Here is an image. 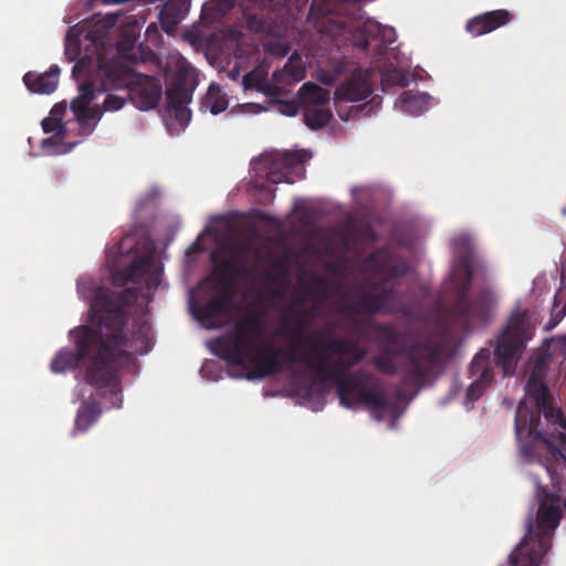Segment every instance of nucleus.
Here are the masks:
<instances>
[{
    "label": "nucleus",
    "instance_id": "9b49d317",
    "mask_svg": "<svg viewBox=\"0 0 566 566\" xmlns=\"http://www.w3.org/2000/svg\"><path fill=\"white\" fill-rule=\"evenodd\" d=\"M373 93V86L366 75L360 71H355L349 77L340 82L334 92V103L337 114L342 120L359 117V115L369 116L380 105L378 96L370 98L368 102L352 106L349 112L344 115L342 113V105L346 103H355L366 99Z\"/></svg>",
    "mask_w": 566,
    "mask_h": 566
},
{
    "label": "nucleus",
    "instance_id": "6ab92c4d",
    "mask_svg": "<svg viewBox=\"0 0 566 566\" xmlns=\"http://www.w3.org/2000/svg\"><path fill=\"white\" fill-rule=\"evenodd\" d=\"M513 14L506 9H497L478 14L467 21L465 30L472 36H481L507 25Z\"/></svg>",
    "mask_w": 566,
    "mask_h": 566
},
{
    "label": "nucleus",
    "instance_id": "4468645a",
    "mask_svg": "<svg viewBox=\"0 0 566 566\" xmlns=\"http://www.w3.org/2000/svg\"><path fill=\"white\" fill-rule=\"evenodd\" d=\"M128 266L115 270L112 274V282L116 286H124L128 282L142 283L151 290L159 285L160 271L156 266L153 252L137 253L135 250Z\"/></svg>",
    "mask_w": 566,
    "mask_h": 566
},
{
    "label": "nucleus",
    "instance_id": "1a4fd4ad",
    "mask_svg": "<svg viewBox=\"0 0 566 566\" xmlns=\"http://www.w3.org/2000/svg\"><path fill=\"white\" fill-rule=\"evenodd\" d=\"M527 388L528 396L532 398L536 410H528L525 401L518 403L515 412L516 433L520 434L522 431L528 430L531 436L551 448L547 432L539 429L541 413H543L549 423L565 430V432L558 433L557 439L562 450L566 452V420L562 410L553 407L548 387L543 382H536L532 376Z\"/></svg>",
    "mask_w": 566,
    "mask_h": 566
},
{
    "label": "nucleus",
    "instance_id": "a18cd8bd",
    "mask_svg": "<svg viewBox=\"0 0 566 566\" xmlns=\"http://www.w3.org/2000/svg\"><path fill=\"white\" fill-rule=\"evenodd\" d=\"M541 364H542V361H541L539 359H538V360H536L535 368H537V367H538V365H541Z\"/></svg>",
    "mask_w": 566,
    "mask_h": 566
},
{
    "label": "nucleus",
    "instance_id": "473e14b6",
    "mask_svg": "<svg viewBox=\"0 0 566 566\" xmlns=\"http://www.w3.org/2000/svg\"><path fill=\"white\" fill-rule=\"evenodd\" d=\"M378 24L370 21L364 23L360 35L357 38L355 44L363 51H367L368 48L371 45V39L368 36V34H370L374 31H378Z\"/></svg>",
    "mask_w": 566,
    "mask_h": 566
},
{
    "label": "nucleus",
    "instance_id": "ddd939ff",
    "mask_svg": "<svg viewBox=\"0 0 566 566\" xmlns=\"http://www.w3.org/2000/svg\"><path fill=\"white\" fill-rule=\"evenodd\" d=\"M344 13L349 19L361 18V9L357 0L336 3L327 0H313L308 11V20L316 28H326L343 31L350 29L346 18L339 15Z\"/></svg>",
    "mask_w": 566,
    "mask_h": 566
},
{
    "label": "nucleus",
    "instance_id": "c85d7f7f",
    "mask_svg": "<svg viewBox=\"0 0 566 566\" xmlns=\"http://www.w3.org/2000/svg\"><path fill=\"white\" fill-rule=\"evenodd\" d=\"M374 237V230L370 226H357L354 222H348L344 230L339 231V239L346 250H352L358 242L360 234Z\"/></svg>",
    "mask_w": 566,
    "mask_h": 566
},
{
    "label": "nucleus",
    "instance_id": "dca6fc26",
    "mask_svg": "<svg viewBox=\"0 0 566 566\" xmlns=\"http://www.w3.org/2000/svg\"><path fill=\"white\" fill-rule=\"evenodd\" d=\"M307 159L305 150L284 151L265 155L260 158L266 171V181L270 184L293 182L290 172L302 167Z\"/></svg>",
    "mask_w": 566,
    "mask_h": 566
},
{
    "label": "nucleus",
    "instance_id": "2f4dec72",
    "mask_svg": "<svg viewBox=\"0 0 566 566\" xmlns=\"http://www.w3.org/2000/svg\"><path fill=\"white\" fill-rule=\"evenodd\" d=\"M382 83L386 85H392V86L397 85L400 87H405L409 83V77L401 70L392 69V70L387 71L382 75Z\"/></svg>",
    "mask_w": 566,
    "mask_h": 566
},
{
    "label": "nucleus",
    "instance_id": "49530a36",
    "mask_svg": "<svg viewBox=\"0 0 566 566\" xmlns=\"http://www.w3.org/2000/svg\"><path fill=\"white\" fill-rule=\"evenodd\" d=\"M233 75H235V72L230 71V76H233Z\"/></svg>",
    "mask_w": 566,
    "mask_h": 566
},
{
    "label": "nucleus",
    "instance_id": "aec40b11",
    "mask_svg": "<svg viewBox=\"0 0 566 566\" xmlns=\"http://www.w3.org/2000/svg\"><path fill=\"white\" fill-rule=\"evenodd\" d=\"M245 247L242 245L232 256L226 258H220L217 253L211 254V260L216 264L218 283L227 285L232 277L247 274V266L239 258V253L245 252Z\"/></svg>",
    "mask_w": 566,
    "mask_h": 566
},
{
    "label": "nucleus",
    "instance_id": "c756f323",
    "mask_svg": "<svg viewBox=\"0 0 566 566\" xmlns=\"http://www.w3.org/2000/svg\"><path fill=\"white\" fill-rule=\"evenodd\" d=\"M103 109L102 105H95L86 109V113H84V119H81V117L76 118L82 135L90 136L94 133L98 122L105 113Z\"/></svg>",
    "mask_w": 566,
    "mask_h": 566
},
{
    "label": "nucleus",
    "instance_id": "cd10ccee",
    "mask_svg": "<svg viewBox=\"0 0 566 566\" xmlns=\"http://www.w3.org/2000/svg\"><path fill=\"white\" fill-rule=\"evenodd\" d=\"M201 108L209 111L213 115H218L228 108V99L222 94L221 88L217 84H211L206 96L202 99Z\"/></svg>",
    "mask_w": 566,
    "mask_h": 566
},
{
    "label": "nucleus",
    "instance_id": "20e7f679",
    "mask_svg": "<svg viewBox=\"0 0 566 566\" xmlns=\"http://www.w3.org/2000/svg\"><path fill=\"white\" fill-rule=\"evenodd\" d=\"M379 352L373 363L384 375L398 374V357L406 358L403 381L421 388L432 384L443 367L450 348V338L443 333L426 340H415L391 324H378L375 328Z\"/></svg>",
    "mask_w": 566,
    "mask_h": 566
},
{
    "label": "nucleus",
    "instance_id": "4c0bfd02",
    "mask_svg": "<svg viewBox=\"0 0 566 566\" xmlns=\"http://www.w3.org/2000/svg\"><path fill=\"white\" fill-rule=\"evenodd\" d=\"M562 315L560 308H558L557 298L555 297L554 307L552 310V318L549 322V328L555 327L562 319L559 316Z\"/></svg>",
    "mask_w": 566,
    "mask_h": 566
},
{
    "label": "nucleus",
    "instance_id": "2eb2a0df",
    "mask_svg": "<svg viewBox=\"0 0 566 566\" xmlns=\"http://www.w3.org/2000/svg\"><path fill=\"white\" fill-rule=\"evenodd\" d=\"M304 77V70H294L291 61L282 70L272 74V82H269L263 72L253 70L245 74L242 80L244 90H256L271 96L282 94L280 85H290L300 82Z\"/></svg>",
    "mask_w": 566,
    "mask_h": 566
},
{
    "label": "nucleus",
    "instance_id": "393cba45",
    "mask_svg": "<svg viewBox=\"0 0 566 566\" xmlns=\"http://www.w3.org/2000/svg\"><path fill=\"white\" fill-rule=\"evenodd\" d=\"M430 96L420 92H403L398 99L399 107L402 112L410 115H420L429 106Z\"/></svg>",
    "mask_w": 566,
    "mask_h": 566
},
{
    "label": "nucleus",
    "instance_id": "ea45409f",
    "mask_svg": "<svg viewBox=\"0 0 566 566\" xmlns=\"http://www.w3.org/2000/svg\"><path fill=\"white\" fill-rule=\"evenodd\" d=\"M214 367V363L213 361H207L202 365L201 369H200V373L203 377H206V375L208 373H211L212 371V368Z\"/></svg>",
    "mask_w": 566,
    "mask_h": 566
},
{
    "label": "nucleus",
    "instance_id": "4be33fe9",
    "mask_svg": "<svg viewBox=\"0 0 566 566\" xmlns=\"http://www.w3.org/2000/svg\"><path fill=\"white\" fill-rule=\"evenodd\" d=\"M60 67L51 65L49 71L42 74L28 72L23 82L29 91L36 94H51L57 88Z\"/></svg>",
    "mask_w": 566,
    "mask_h": 566
},
{
    "label": "nucleus",
    "instance_id": "72a5a7b5",
    "mask_svg": "<svg viewBox=\"0 0 566 566\" xmlns=\"http://www.w3.org/2000/svg\"><path fill=\"white\" fill-rule=\"evenodd\" d=\"M125 103H126V98L120 97L115 94H107L102 106L104 108L103 111H105V112H116V111L122 109L124 107Z\"/></svg>",
    "mask_w": 566,
    "mask_h": 566
},
{
    "label": "nucleus",
    "instance_id": "6e6552de",
    "mask_svg": "<svg viewBox=\"0 0 566 566\" xmlns=\"http://www.w3.org/2000/svg\"><path fill=\"white\" fill-rule=\"evenodd\" d=\"M472 276V269L467 262L455 270L451 282L455 300L447 310L449 322L464 332L474 325H486L495 305L494 295L488 287L479 291L474 297H469Z\"/></svg>",
    "mask_w": 566,
    "mask_h": 566
},
{
    "label": "nucleus",
    "instance_id": "b1692460",
    "mask_svg": "<svg viewBox=\"0 0 566 566\" xmlns=\"http://www.w3.org/2000/svg\"><path fill=\"white\" fill-rule=\"evenodd\" d=\"M95 98V86L91 81H84L78 85V95L71 101L70 108L75 116L84 119V113L90 108Z\"/></svg>",
    "mask_w": 566,
    "mask_h": 566
},
{
    "label": "nucleus",
    "instance_id": "a19ab883",
    "mask_svg": "<svg viewBox=\"0 0 566 566\" xmlns=\"http://www.w3.org/2000/svg\"><path fill=\"white\" fill-rule=\"evenodd\" d=\"M134 44L133 40H125L118 44V51L129 50Z\"/></svg>",
    "mask_w": 566,
    "mask_h": 566
},
{
    "label": "nucleus",
    "instance_id": "37998d69",
    "mask_svg": "<svg viewBox=\"0 0 566 566\" xmlns=\"http://www.w3.org/2000/svg\"><path fill=\"white\" fill-rule=\"evenodd\" d=\"M54 137H49V138H45L43 139L42 142V147H46V146H51V145H54Z\"/></svg>",
    "mask_w": 566,
    "mask_h": 566
},
{
    "label": "nucleus",
    "instance_id": "423d86ee",
    "mask_svg": "<svg viewBox=\"0 0 566 566\" xmlns=\"http://www.w3.org/2000/svg\"><path fill=\"white\" fill-rule=\"evenodd\" d=\"M562 518L560 497L544 492L535 520H526V534L510 554L512 566H539L542 558L552 547V538Z\"/></svg>",
    "mask_w": 566,
    "mask_h": 566
},
{
    "label": "nucleus",
    "instance_id": "0eeeda50",
    "mask_svg": "<svg viewBox=\"0 0 566 566\" xmlns=\"http://www.w3.org/2000/svg\"><path fill=\"white\" fill-rule=\"evenodd\" d=\"M97 71L103 91L127 88L133 103L142 111L157 107L163 95L160 80L135 72L117 57L97 55Z\"/></svg>",
    "mask_w": 566,
    "mask_h": 566
},
{
    "label": "nucleus",
    "instance_id": "de8ad7c7",
    "mask_svg": "<svg viewBox=\"0 0 566 566\" xmlns=\"http://www.w3.org/2000/svg\"><path fill=\"white\" fill-rule=\"evenodd\" d=\"M233 75H235V72L230 71V76H233Z\"/></svg>",
    "mask_w": 566,
    "mask_h": 566
},
{
    "label": "nucleus",
    "instance_id": "f03ea898",
    "mask_svg": "<svg viewBox=\"0 0 566 566\" xmlns=\"http://www.w3.org/2000/svg\"><path fill=\"white\" fill-rule=\"evenodd\" d=\"M136 300V292L98 291L91 300V326L72 331L75 350L61 349L51 361L53 373L74 369L86 363L85 381L97 388L108 389L112 395L122 391L118 369L130 361L125 328L128 322L126 307Z\"/></svg>",
    "mask_w": 566,
    "mask_h": 566
},
{
    "label": "nucleus",
    "instance_id": "39448f33",
    "mask_svg": "<svg viewBox=\"0 0 566 566\" xmlns=\"http://www.w3.org/2000/svg\"><path fill=\"white\" fill-rule=\"evenodd\" d=\"M266 325L256 313L237 319L232 327L214 340L213 352L231 366L247 370L248 380L275 376L283 370L280 349L265 340Z\"/></svg>",
    "mask_w": 566,
    "mask_h": 566
},
{
    "label": "nucleus",
    "instance_id": "7ed1b4c3",
    "mask_svg": "<svg viewBox=\"0 0 566 566\" xmlns=\"http://www.w3.org/2000/svg\"><path fill=\"white\" fill-rule=\"evenodd\" d=\"M363 266L370 275L349 289H344L340 281L315 275L306 290L322 300L339 295V312L353 318L395 313L400 300L396 287L408 273V264L405 261L395 262L384 251H375L364 260Z\"/></svg>",
    "mask_w": 566,
    "mask_h": 566
},
{
    "label": "nucleus",
    "instance_id": "f3484780",
    "mask_svg": "<svg viewBox=\"0 0 566 566\" xmlns=\"http://www.w3.org/2000/svg\"><path fill=\"white\" fill-rule=\"evenodd\" d=\"M469 373L471 377L475 378L468 387L467 397L471 401H476L493 381V369L491 367L489 349L483 348L473 357Z\"/></svg>",
    "mask_w": 566,
    "mask_h": 566
},
{
    "label": "nucleus",
    "instance_id": "58836bf2",
    "mask_svg": "<svg viewBox=\"0 0 566 566\" xmlns=\"http://www.w3.org/2000/svg\"><path fill=\"white\" fill-rule=\"evenodd\" d=\"M287 2L290 3V6H294L296 11L300 13L305 9L308 0H287Z\"/></svg>",
    "mask_w": 566,
    "mask_h": 566
},
{
    "label": "nucleus",
    "instance_id": "5701e85b",
    "mask_svg": "<svg viewBox=\"0 0 566 566\" xmlns=\"http://www.w3.org/2000/svg\"><path fill=\"white\" fill-rule=\"evenodd\" d=\"M297 99L302 109L318 107L329 105L331 93L316 83L306 82L300 87Z\"/></svg>",
    "mask_w": 566,
    "mask_h": 566
},
{
    "label": "nucleus",
    "instance_id": "412c9836",
    "mask_svg": "<svg viewBox=\"0 0 566 566\" xmlns=\"http://www.w3.org/2000/svg\"><path fill=\"white\" fill-rule=\"evenodd\" d=\"M230 302L229 295L217 293L203 305L192 306V312L199 322L208 327H216V321L227 312Z\"/></svg>",
    "mask_w": 566,
    "mask_h": 566
},
{
    "label": "nucleus",
    "instance_id": "79ce46f5",
    "mask_svg": "<svg viewBox=\"0 0 566 566\" xmlns=\"http://www.w3.org/2000/svg\"><path fill=\"white\" fill-rule=\"evenodd\" d=\"M301 223L304 226H308L312 222V217L310 216L308 211H304L300 217Z\"/></svg>",
    "mask_w": 566,
    "mask_h": 566
},
{
    "label": "nucleus",
    "instance_id": "9d476101",
    "mask_svg": "<svg viewBox=\"0 0 566 566\" xmlns=\"http://www.w3.org/2000/svg\"><path fill=\"white\" fill-rule=\"evenodd\" d=\"M528 327L526 313L514 312L500 334L494 348L496 366L501 367L504 376H513L517 363L526 347Z\"/></svg>",
    "mask_w": 566,
    "mask_h": 566
},
{
    "label": "nucleus",
    "instance_id": "c9c22d12",
    "mask_svg": "<svg viewBox=\"0 0 566 566\" xmlns=\"http://www.w3.org/2000/svg\"><path fill=\"white\" fill-rule=\"evenodd\" d=\"M300 102L294 101H279V111L286 116H295L298 112Z\"/></svg>",
    "mask_w": 566,
    "mask_h": 566
},
{
    "label": "nucleus",
    "instance_id": "f257e3e1",
    "mask_svg": "<svg viewBox=\"0 0 566 566\" xmlns=\"http://www.w3.org/2000/svg\"><path fill=\"white\" fill-rule=\"evenodd\" d=\"M303 304L304 298H295L279 324L277 334L289 342L287 360L306 367L319 382L335 385L340 405L347 408L365 406L381 421L388 400L379 379L365 370L349 373L366 357V349L326 328L306 333L316 311L314 307L302 308Z\"/></svg>",
    "mask_w": 566,
    "mask_h": 566
},
{
    "label": "nucleus",
    "instance_id": "a878e982",
    "mask_svg": "<svg viewBox=\"0 0 566 566\" xmlns=\"http://www.w3.org/2000/svg\"><path fill=\"white\" fill-rule=\"evenodd\" d=\"M102 409L96 401H83L75 418V429L85 432L98 419Z\"/></svg>",
    "mask_w": 566,
    "mask_h": 566
},
{
    "label": "nucleus",
    "instance_id": "c03bdc74",
    "mask_svg": "<svg viewBox=\"0 0 566 566\" xmlns=\"http://www.w3.org/2000/svg\"><path fill=\"white\" fill-rule=\"evenodd\" d=\"M151 28H155V24H150L147 27V33L150 31Z\"/></svg>",
    "mask_w": 566,
    "mask_h": 566
},
{
    "label": "nucleus",
    "instance_id": "bb28decb",
    "mask_svg": "<svg viewBox=\"0 0 566 566\" xmlns=\"http://www.w3.org/2000/svg\"><path fill=\"white\" fill-rule=\"evenodd\" d=\"M302 111L305 125L313 130H317L325 127L326 125H328L333 117V113L329 108V105H323Z\"/></svg>",
    "mask_w": 566,
    "mask_h": 566
},
{
    "label": "nucleus",
    "instance_id": "a211bd4d",
    "mask_svg": "<svg viewBox=\"0 0 566 566\" xmlns=\"http://www.w3.org/2000/svg\"><path fill=\"white\" fill-rule=\"evenodd\" d=\"M82 33L83 29L81 27L77 24L73 25L67 30L64 40V54L66 59L70 62L77 60L72 70V74L76 78L86 76L93 67V59L91 56L87 54L81 56Z\"/></svg>",
    "mask_w": 566,
    "mask_h": 566
},
{
    "label": "nucleus",
    "instance_id": "e433bc0d",
    "mask_svg": "<svg viewBox=\"0 0 566 566\" xmlns=\"http://www.w3.org/2000/svg\"><path fill=\"white\" fill-rule=\"evenodd\" d=\"M66 113V103H57L55 104L51 112H50V118L56 120L57 123H62V119Z\"/></svg>",
    "mask_w": 566,
    "mask_h": 566
},
{
    "label": "nucleus",
    "instance_id": "f704fd0d",
    "mask_svg": "<svg viewBox=\"0 0 566 566\" xmlns=\"http://www.w3.org/2000/svg\"><path fill=\"white\" fill-rule=\"evenodd\" d=\"M41 125L45 134L55 133L56 136H63L64 134V125L50 117L44 118Z\"/></svg>",
    "mask_w": 566,
    "mask_h": 566
},
{
    "label": "nucleus",
    "instance_id": "f8f14e48",
    "mask_svg": "<svg viewBox=\"0 0 566 566\" xmlns=\"http://www.w3.org/2000/svg\"><path fill=\"white\" fill-rule=\"evenodd\" d=\"M195 83L187 69H179L166 90V112L170 120H174L180 128H185L191 118L188 104L192 99Z\"/></svg>",
    "mask_w": 566,
    "mask_h": 566
},
{
    "label": "nucleus",
    "instance_id": "7c9ffc66",
    "mask_svg": "<svg viewBox=\"0 0 566 566\" xmlns=\"http://www.w3.org/2000/svg\"><path fill=\"white\" fill-rule=\"evenodd\" d=\"M161 29L171 34L175 32L178 23L180 22L179 12L176 10L175 6L170 2H167L159 15Z\"/></svg>",
    "mask_w": 566,
    "mask_h": 566
}]
</instances>
